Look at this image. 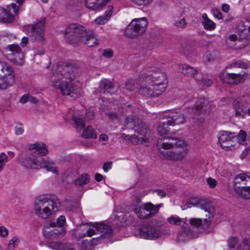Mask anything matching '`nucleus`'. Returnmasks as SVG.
I'll return each instance as SVG.
<instances>
[{
    "label": "nucleus",
    "instance_id": "1",
    "mask_svg": "<svg viewBox=\"0 0 250 250\" xmlns=\"http://www.w3.org/2000/svg\"><path fill=\"white\" fill-rule=\"evenodd\" d=\"M137 83L140 94L157 97L166 90L167 81V76L159 68L148 66L141 71Z\"/></svg>",
    "mask_w": 250,
    "mask_h": 250
},
{
    "label": "nucleus",
    "instance_id": "2",
    "mask_svg": "<svg viewBox=\"0 0 250 250\" xmlns=\"http://www.w3.org/2000/svg\"><path fill=\"white\" fill-rule=\"evenodd\" d=\"M157 146L165 158L173 161L183 160L190 150V145L188 141L170 136L159 138Z\"/></svg>",
    "mask_w": 250,
    "mask_h": 250
},
{
    "label": "nucleus",
    "instance_id": "3",
    "mask_svg": "<svg viewBox=\"0 0 250 250\" xmlns=\"http://www.w3.org/2000/svg\"><path fill=\"white\" fill-rule=\"evenodd\" d=\"M80 72V68L76 65L57 64L52 69V86L59 89L62 95H69L75 90L72 82Z\"/></svg>",
    "mask_w": 250,
    "mask_h": 250
},
{
    "label": "nucleus",
    "instance_id": "4",
    "mask_svg": "<svg viewBox=\"0 0 250 250\" xmlns=\"http://www.w3.org/2000/svg\"><path fill=\"white\" fill-rule=\"evenodd\" d=\"M61 204L58 197L54 195H41L37 197L34 202L35 214L39 218L48 219L58 211Z\"/></svg>",
    "mask_w": 250,
    "mask_h": 250
},
{
    "label": "nucleus",
    "instance_id": "5",
    "mask_svg": "<svg viewBox=\"0 0 250 250\" xmlns=\"http://www.w3.org/2000/svg\"><path fill=\"white\" fill-rule=\"evenodd\" d=\"M122 129L131 130L134 134L129 137L131 143L134 145L143 143L148 141L146 134L148 131V126L146 122L143 120L133 115L126 117L123 124Z\"/></svg>",
    "mask_w": 250,
    "mask_h": 250
},
{
    "label": "nucleus",
    "instance_id": "6",
    "mask_svg": "<svg viewBox=\"0 0 250 250\" xmlns=\"http://www.w3.org/2000/svg\"><path fill=\"white\" fill-rule=\"evenodd\" d=\"M86 231L83 233H79L77 235L78 239H82L86 236L91 237L99 232L101 233L100 237L93 238L89 241L84 240L83 241V246L86 249L97 245L101 243V240L104 238H108L111 236L113 230L110 226L103 223H91L86 226Z\"/></svg>",
    "mask_w": 250,
    "mask_h": 250
},
{
    "label": "nucleus",
    "instance_id": "7",
    "mask_svg": "<svg viewBox=\"0 0 250 250\" xmlns=\"http://www.w3.org/2000/svg\"><path fill=\"white\" fill-rule=\"evenodd\" d=\"M28 148L33 151L20 159V163L24 167L31 169L39 167L42 156L46 155L48 150L46 145L42 143L37 142L29 145Z\"/></svg>",
    "mask_w": 250,
    "mask_h": 250
},
{
    "label": "nucleus",
    "instance_id": "8",
    "mask_svg": "<svg viewBox=\"0 0 250 250\" xmlns=\"http://www.w3.org/2000/svg\"><path fill=\"white\" fill-rule=\"evenodd\" d=\"M139 232L142 238L149 240H155L170 234V230L168 228L158 225H144L140 228Z\"/></svg>",
    "mask_w": 250,
    "mask_h": 250
},
{
    "label": "nucleus",
    "instance_id": "9",
    "mask_svg": "<svg viewBox=\"0 0 250 250\" xmlns=\"http://www.w3.org/2000/svg\"><path fill=\"white\" fill-rule=\"evenodd\" d=\"M148 25L146 18L133 19L125 30V35L129 38H135L145 33Z\"/></svg>",
    "mask_w": 250,
    "mask_h": 250
},
{
    "label": "nucleus",
    "instance_id": "10",
    "mask_svg": "<svg viewBox=\"0 0 250 250\" xmlns=\"http://www.w3.org/2000/svg\"><path fill=\"white\" fill-rule=\"evenodd\" d=\"M85 30L84 27L77 23L69 24L65 30L66 42L70 44H75L80 42Z\"/></svg>",
    "mask_w": 250,
    "mask_h": 250
},
{
    "label": "nucleus",
    "instance_id": "11",
    "mask_svg": "<svg viewBox=\"0 0 250 250\" xmlns=\"http://www.w3.org/2000/svg\"><path fill=\"white\" fill-rule=\"evenodd\" d=\"M162 206V204L154 205L151 203H147L140 206H136L134 210L139 218L146 219L157 214Z\"/></svg>",
    "mask_w": 250,
    "mask_h": 250
},
{
    "label": "nucleus",
    "instance_id": "12",
    "mask_svg": "<svg viewBox=\"0 0 250 250\" xmlns=\"http://www.w3.org/2000/svg\"><path fill=\"white\" fill-rule=\"evenodd\" d=\"M45 18L37 21L35 24L29 25L27 27L28 33H31L32 39L34 41L43 42L44 41Z\"/></svg>",
    "mask_w": 250,
    "mask_h": 250
},
{
    "label": "nucleus",
    "instance_id": "13",
    "mask_svg": "<svg viewBox=\"0 0 250 250\" xmlns=\"http://www.w3.org/2000/svg\"><path fill=\"white\" fill-rule=\"evenodd\" d=\"M247 75L246 72L238 74L221 73L219 78L224 83L237 85L244 82Z\"/></svg>",
    "mask_w": 250,
    "mask_h": 250
},
{
    "label": "nucleus",
    "instance_id": "14",
    "mask_svg": "<svg viewBox=\"0 0 250 250\" xmlns=\"http://www.w3.org/2000/svg\"><path fill=\"white\" fill-rule=\"evenodd\" d=\"M236 175L233 182V188L235 192L241 198L250 200V186L241 187L242 181Z\"/></svg>",
    "mask_w": 250,
    "mask_h": 250
},
{
    "label": "nucleus",
    "instance_id": "15",
    "mask_svg": "<svg viewBox=\"0 0 250 250\" xmlns=\"http://www.w3.org/2000/svg\"><path fill=\"white\" fill-rule=\"evenodd\" d=\"M186 205L188 208H191L193 206L199 207L208 214H211L214 211V208L211 203L204 199L192 198L187 203Z\"/></svg>",
    "mask_w": 250,
    "mask_h": 250
},
{
    "label": "nucleus",
    "instance_id": "16",
    "mask_svg": "<svg viewBox=\"0 0 250 250\" xmlns=\"http://www.w3.org/2000/svg\"><path fill=\"white\" fill-rule=\"evenodd\" d=\"M13 9V12L17 14L19 12V8L17 4L12 3L9 5L7 9H3V16L1 18V22L4 23H11L14 21V16L10 13L11 9Z\"/></svg>",
    "mask_w": 250,
    "mask_h": 250
},
{
    "label": "nucleus",
    "instance_id": "17",
    "mask_svg": "<svg viewBox=\"0 0 250 250\" xmlns=\"http://www.w3.org/2000/svg\"><path fill=\"white\" fill-rule=\"evenodd\" d=\"M179 71L187 77L196 78V76L198 73L197 68L190 66L187 63L180 64L178 67Z\"/></svg>",
    "mask_w": 250,
    "mask_h": 250
},
{
    "label": "nucleus",
    "instance_id": "18",
    "mask_svg": "<svg viewBox=\"0 0 250 250\" xmlns=\"http://www.w3.org/2000/svg\"><path fill=\"white\" fill-rule=\"evenodd\" d=\"M169 118L170 119L167 121V125H175L183 124L185 122L184 115L178 111L171 113Z\"/></svg>",
    "mask_w": 250,
    "mask_h": 250
},
{
    "label": "nucleus",
    "instance_id": "19",
    "mask_svg": "<svg viewBox=\"0 0 250 250\" xmlns=\"http://www.w3.org/2000/svg\"><path fill=\"white\" fill-rule=\"evenodd\" d=\"M89 47H93L97 44L98 40L92 31H85L83 36L80 40Z\"/></svg>",
    "mask_w": 250,
    "mask_h": 250
},
{
    "label": "nucleus",
    "instance_id": "20",
    "mask_svg": "<svg viewBox=\"0 0 250 250\" xmlns=\"http://www.w3.org/2000/svg\"><path fill=\"white\" fill-rule=\"evenodd\" d=\"M209 216L208 218L204 220V223H202V220L200 218H191L189 220L190 224L191 226L199 228L203 227V228H208L209 227L210 222L213 217V214H208Z\"/></svg>",
    "mask_w": 250,
    "mask_h": 250
},
{
    "label": "nucleus",
    "instance_id": "21",
    "mask_svg": "<svg viewBox=\"0 0 250 250\" xmlns=\"http://www.w3.org/2000/svg\"><path fill=\"white\" fill-rule=\"evenodd\" d=\"M232 137L233 136L231 133L225 131H220L219 133L218 139L221 146L222 148L228 149L229 146L227 145L226 144L229 142Z\"/></svg>",
    "mask_w": 250,
    "mask_h": 250
},
{
    "label": "nucleus",
    "instance_id": "22",
    "mask_svg": "<svg viewBox=\"0 0 250 250\" xmlns=\"http://www.w3.org/2000/svg\"><path fill=\"white\" fill-rule=\"evenodd\" d=\"M113 6L109 5L104 15L99 16L95 20V23L98 25H103L106 23L111 17L113 12Z\"/></svg>",
    "mask_w": 250,
    "mask_h": 250
},
{
    "label": "nucleus",
    "instance_id": "23",
    "mask_svg": "<svg viewBox=\"0 0 250 250\" xmlns=\"http://www.w3.org/2000/svg\"><path fill=\"white\" fill-rule=\"evenodd\" d=\"M65 234V231L62 228L59 229H55L51 231H44V236L50 240L57 239L62 237Z\"/></svg>",
    "mask_w": 250,
    "mask_h": 250
},
{
    "label": "nucleus",
    "instance_id": "24",
    "mask_svg": "<svg viewBox=\"0 0 250 250\" xmlns=\"http://www.w3.org/2000/svg\"><path fill=\"white\" fill-rule=\"evenodd\" d=\"M233 105L235 116L244 118L246 114V107L241 102L236 100L233 101Z\"/></svg>",
    "mask_w": 250,
    "mask_h": 250
},
{
    "label": "nucleus",
    "instance_id": "25",
    "mask_svg": "<svg viewBox=\"0 0 250 250\" xmlns=\"http://www.w3.org/2000/svg\"><path fill=\"white\" fill-rule=\"evenodd\" d=\"M39 167L44 168L47 171H50L55 173H57L58 171L55 164L52 161H50L48 159L45 160L42 158V160L40 161Z\"/></svg>",
    "mask_w": 250,
    "mask_h": 250
},
{
    "label": "nucleus",
    "instance_id": "26",
    "mask_svg": "<svg viewBox=\"0 0 250 250\" xmlns=\"http://www.w3.org/2000/svg\"><path fill=\"white\" fill-rule=\"evenodd\" d=\"M192 237L193 234L190 229H183L178 233L177 240L179 242H185L191 239Z\"/></svg>",
    "mask_w": 250,
    "mask_h": 250
},
{
    "label": "nucleus",
    "instance_id": "27",
    "mask_svg": "<svg viewBox=\"0 0 250 250\" xmlns=\"http://www.w3.org/2000/svg\"><path fill=\"white\" fill-rule=\"evenodd\" d=\"M1 77H15L12 67L7 63H1Z\"/></svg>",
    "mask_w": 250,
    "mask_h": 250
},
{
    "label": "nucleus",
    "instance_id": "28",
    "mask_svg": "<svg viewBox=\"0 0 250 250\" xmlns=\"http://www.w3.org/2000/svg\"><path fill=\"white\" fill-rule=\"evenodd\" d=\"M206 101L204 99H199L195 104V112L198 115L202 114L208 110L205 105Z\"/></svg>",
    "mask_w": 250,
    "mask_h": 250
},
{
    "label": "nucleus",
    "instance_id": "29",
    "mask_svg": "<svg viewBox=\"0 0 250 250\" xmlns=\"http://www.w3.org/2000/svg\"><path fill=\"white\" fill-rule=\"evenodd\" d=\"M15 77H1V89L11 86L15 83Z\"/></svg>",
    "mask_w": 250,
    "mask_h": 250
},
{
    "label": "nucleus",
    "instance_id": "30",
    "mask_svg": "<svg viewBox=\"0 0 250 250\" xmlns=\"http://www.w3.org/2000/svg\"><path fill=\"white\" fill-rule=\"evenodd\" d=\"M99 1V0H85V6L90 10H96L102 7V4Z\"/></svg>",
    "mask_w": 250,
    "mask_h": 250
},
{
    "label": "nucleus",
    "instance_id": "31",
    "mask_svg": "<svg viewBox=\"0 0 250 250\" xmlns=\"http://www.w3.org/2000/svg\"><path fill=\"white\" fill-rule=\"evenodd\" d=\"M113 87V83L107 79H103L100 82L99 88L103 93H105L106 91L108 92V90L112 89Z\"/></svg>",
    "mask_w": 250,
    "mask_h": 250
},
{
    "label": "nucleus",
    "instance_id": "32",
    "mask_svg": "<svg viewBox=\"0 0 250 250\" xmlns=\"http://www.w3.org/2000/svg\"><path fill=\"white\" fill-rule=\"evenodd\" d=\"M47 247L53 250H64L65 245L59 241H49L47 242Z\"/></svg>",
    "mask_w": 250,
    "mask_h": 250
},
{
    "label": "nucleus",
    "instance_id": "33",
    "mask_svg": "<svg viewBox=\"0 0 250 250\" xmlns=\"http://www.w3.org/2000/svg\"><path fill=\"white\" fill-rule=\"evenodd\" d=\"M237 250H250V236L245 237L237 247Z\"/></svg>",
    "mask_w": 250,
    "mask_h": 250
},
{
    "label": "nucleus",
    "instance_id": "34",
    "mask_svg": "<svg viewBox=\"0 0 250 250\" xmlns=\"http://www.w3.org/2000/svg\"><path fill=\"white\" fill-rule=\"evenodd\" d=\"M13 56V58H12V61L14 64L18 65H22L23 64L24 55L22 51Z\"/></svg>",
    "mask_w": 250,
    "mask_h": 250
},
{
    "label": "nucleus",
    "instance_id": "35",
    "mask_svg": "<svg viewBox=\"0 0 250 250\" xmlns=\"http://www.w3.org/2000/svg\"><path fill=\"white\" fill-rule=\"evenodd\" d=\"M83 136L85 138H96L97 134L91 126H88L83 131Z\"/></svg>",
    "mask_w": 250,
    "mask_h": 250
},
{
    "label": "nucleus",
    "instance_id": "36",
    "mask_svg": "<svg viewBox=\"0 0 250 250\" xmlns=\"http://www.w3.org/2000/svg\"><path fill=\"white\" fill-rule=\"evenodd\" d=\"M73 120L75 124L76 128L79 129H82L85 126L84 121L82 118V116H79L78 115H74L73 116Z\"/></svg>",
    "mask_w": 250,
    "mask_h": 250
},
{
    "label": "nucleus",
    "instance_id": "37",
    "mask_svg": "<svg viewBox=\"0 0 250 250\" xmlns=\"http://www.w3.org/2000/svg\"><path fill=\"white\" fill-rule=\"evenodd\" d=\"M197 82L200 83L204 86L209 87L213 83L212 79L208 78V76H204L202 78H195Z\"/></svg>",
    "mask_w": 250,
    "mask_h": 250
},
{
    "label": "nucleus",
    "instance_id": "38",
    "mask_svg": "<svg viewBox=\"0 0 250 250\" xmlns=\"http://www.w3.org/2000/svg\"><path fill=\"white\" fill-rule=\"evenodd\" d=\"M89 181V176L88 174L82 175L75 182L76 185L80 186L85 185Z\"/></svg>",
    "mask_w": 250,
    "mask_h": 250
},
{
    "label": "nucleus",
    "instance_id": "39",
    "mask_svg": "<svg viewBox=\"0 0 250 250\" xmlns=\"http://www.w3.org/2000/svg\"><path fill=\"white\" fill-rule=\"evenodd\" d=\"M202 25L206 30L211 31L214 30L216 27V24L211 20H207V21H202Z\"/></svg>",
    "mask_w": 250,
    "mask_h": 250
},
{
    "label": "nucleus",
    "instance_id": "40",
    "mask_svg": "<svg viewBox=\"0 0 250 250\" xmlns=\"http://www.w3.org/2000/svg\"><path fill=\"white\" fill-rule=\"evenodd\" d=\"M218 53L216 51L207 52L205 54V58L208 62H212L218 58Z\"/></svg>",
    "mask_w": 250,
    "mask_h": 250
},
{
    "label": "nucleus",
    "instance_id": "41",
    "mask_svg": "<svg viewBox=\"0 0 250 250\" xmlns=\"http://www.w3.org/2000/svg\"><path fill=\"white\" fill-rule=\"evenodd\" d=\"M6 49L11 52L12 55H16L17 53L21 52V47L18 44L9 45Z\"/></svg>",
    "mask_w": 250,
    "mask_h": 250
},
{
    "label": "nucleus",
    "instance_id": "42",
    "mask_svg": "<svg viewBox=\"0 0 250 250\" xmlns=\"http://www.w3.org/2000/svg\"><path fill=\"white\" fill-rule=\"evenodd\" d=\"M167 221L169 224L180 225L182 222H185L182 219L178 217H174L172 216L167 219Z\"/></svg>",
    "mask_w": 250,
    "mask_h": 250
},
{
    "label": "nucleus",
    "instance_id": "43",
    "mask_svg": "<svg viewBox=\"0 0 250 250\" xmlns=\"http://www.w3.org/2000/svg\"><path fill=\"white\" fill-rule=\"evenodd\" d=\"M20 242V240L18 237L15 236L12 239H11L8 245V250H14L15 248V246L17 245Z\"/></svg>",
    "mask_w": 250,
    "mask_h": 250
},
{
    "label": "nucleus",
    "instance_id": "44",
    "mask_svg": "<svg viewBox=\"0 0 250 250\" xmlns=\"http://www.w3.org/2000/svg\"><path fill=\"white\" fill-rule=\"evenodd\" d=\"M166 125H167V122H164L163 124L160 125L157 128L158 132L161 137H164L163 135H166L168 132V130L167 129V127L166 126Z\"/></svg>",
    "mask_w": 250,
    "mask_h": 250
},
{
    "label": "nucleus",
    "instance_id": "45",
    "mask_svg": "<svg viewBox=\"0 0 250 250\" xmlns=\"http://www.w3.org/2000/svg\"><path fill=\"white\" fill-rule=\"evenodd\" d=\"M187 25V22L185 18L181 19L175 21L174 26L177 28L183 29Z\"/></svg>",
    "mask_w": 250,
    "mask_h": 250
},
{
    "label": "nucleus",
    "instance_id": "46",
    "mask_svg": "<svg viewBox=\"0 0 250 250\" xmlns=\"http://www.w3.org/2000/svg\"><path fill=\"white\" fill-rule=\"evenodd\" d=\"M238 242V238L234 236L230 237L228 240V245L230 249L235 248L236 244Z\"/></svg>",
    "mask_w": 250,
    "mask_h": 250
},
{
    "label": "nucleus",
    "instance_id": "47",
    "mask_svg": "<svg viewBox=\"0 0 250 250\" xmlns=\"http://www.w3.org/2000/svg\"><path fill=\"white\" fill-rule=\"evenodd\" d=\"M230 67H239L241 68L247 69L248 68V65L241 61L236 62L232 63L230 65Z\"/></svg>",
    "mask_w": 250,
    "mask_h": 250
},
{
    "label": "nucleus",
    "instance_id": "48",
    "mask_svg": "<svg viewBox=\"0 0 250 250\" xmlns=\"http://www.w3.org/2000/svg\"><path fill=\"white\" fill-rule=\"evenodd\" d=\"M238 142L240 144H243L246 138V133L245 131L241 130L237 136Z\"/></svg>",
    "mask_w": 250,
    "mask_h": 250
},
{
    "label": "nucleus",
    "instance_id": "49",
    "mask_svg": "<svg viewBox=\"0 0 250 250\" xmlns=\"http://www.w3.org/2000/svg\"><path fill=\"white\" fill-rule=\"evenodd\" d=\"M135 88L134 82L132 80H128L125 84V89L129 91H133Z\"/></svg>",
    "mask_w": 250,
    "mask_h": 250
},
{
    "label": "nucleus",
    "instance_id": "50",
    "mask_svg": "<svg viewBox=\"0 0 250 250\" xmlns=\"http://www.w3.org/2000/svg\"><path fill=\"white\" fill-rule=\"evenodd\" d=\"M133 2L138 5H147L151 2L152 0H131Z\"/></svg>",
    "mask_w": 250,
    "mask_h": 250
},
{
    "label": "nucleus",
    "instance_id": "51",
    "mask_svg": "<svg viewBox=\"0 0 250 250\" xmlns=\"http://www.w3.org/2000/svg\"><path fill=\"white\" fill-rule=\"evenodd\" d=\"M208 184L210 188H213L215 187L217 184V181L212 178H208L207 180Z\"/></svg>",
    "mask_w": 250,
    "mask_h": 250
},
{
    "label": "nucleus",
    "instance_id": "52",
    "mask_svg": "<svg viewBox=\"0 0 250 250\" xmlns=\"http://www.w3.org/2000/svg\"><path fill=\"white\" fill-rule=\"evenodd\" d=\"M212 13L213 15V16L216 18L217 19L219 20L222 19V13L220 12V11L219 9H213L212 10Z\"/></svg>",
    "mask_w": 250,
    "mask_h": 250
},
{
    "label": "nucleus",
    "instance_id": "53",
    "mask_svg": "<svg viewBox=\"0 0 250 250\" xmlns=\"http://www.w3.org/2000/svg\"><path fill=\"white\" fill-rule=\"evenodd\" d=\"M113 52L111 49H105L103 52V56L107 58H111L113 56Z\"/></svg>",
    "mask_w": 250,
    "mask_h": 250
},
{
    "label": "nucleus",
    "instance_id": "54",
    "mask_svg": "<svg viewBox=\"0 0 250 250\" xmlns=\"http://www.w3.org/2000/svg\"><path fill=\"white\" fill-rule=\"evenodd\" d=\"M65 223V218L63 216H60L57 220V224L58 226L61 227L63 226Z\"/></svg>",
    "mask_w": 250,
    "mask_h": 250
},
{
    "label": "nucleus",
    "instance_id": "55",
    "mask_svg": "<svg viewBox=\"0 0 250 250\" xmlns=\"http://www.w3.org/2000/svg\"><path fill=\"white\" fill-rule=\"evenodd\" d=\"M238 176L237 179H240L242 182L247 181V179H250V176L247 175L246 173H240L237 175Z\"/></svg>",
    "mask_w": 250,
    "mask_h": 250
},
{
    "label": "nucleus",
    "instance_id": "56",
    "mask_svg": "<svg viewBox=\"0 0 250 250\" xmlns=\"http://www.w3.org/2000/svg\"><path fill=\"white\" fill-rule=\"evenodd\" d=\"M8 161V156L4 153H1V167Z\"/></svg>",
    "mask_w": 250,
    "mask_h": 250
},
{
    "label": "nucleus",
    "instance_id": "57",
    "mask_svg": "<svg viewBox=\"0 0 250 250\" xmlns=\"http://www.w3.org/2000/svg\"><path fill=\"white\" fill-rule=\"evenodd\" d=\"M15 131L17 135H21L23 133L24 129L22 126L20 125L15 127Z\"/></svg>",
    "mask_w": 250,
    "mask_h": 250
},
{
    "label": "nucleus",
    "instance_id": "58",
    "mask_svg": "<svg viewBox=\"0 0 250 250\" xmlns=\"http://www.w3.org/2000/svg\"><path fill=\"white\" fill-rule=\"evenodd\" d=\"M106 115L112 120H115L118 118V115L115 112H108L106 113Z\"/></svg>",
    "mask_w": 250,
    "mask_h": 250
},
{
    "label": "nucleus",
    "instance_id": "59",
    "mask_svg": "<svg viewBox=\"0 0 250 250\" xmlns=\"http://www.w3.org/2000/svg\"><path fill=\"white\" fill-rule=\"evenodd\" d=\"M112 162L104 163L103 165V168L104 171L107 172L108 170L111 168Z\"/></svg>",
    "mask_w": 250,
    "mask_h": 250
},
{
    "label": "nucleus",
    "instance_id": "60",
    "mask_svg": "<svg viewBox=\"0 0 250 250\" xmlns=\"http://www.w3.org/2000/svg\"><path fill=\"white\" fill-rule=\"evenodd\" d=\"M8 234V229L5 227L1 226V237H6Z\"/></svg>",
    "mask_w": 250,
    "mask_h": 250
},
{
    "label": "nucleus",
    "instance_id": "61",
    "mask_svg": "<svg viewBox=\"0 0 250 250\" xmlns=\"http://www.w3.org/2000/svg\"><path fill=\"white\" fill-rule=\"evenodd\" d=\"M29 94L24 95L20 99L21 103L25 104L27 102H29Z\"/></svg>",
    "mask_w": 250,
    "mask_h": 250
},
{
    "label": "nucleus",
    "instance_id": "62",
    "mask_svg": "<svg viewBox=\"0 0 250 250\" xmlns=\"http://www.w3.org/2000/svg\"><path fill=\"white\" fill-rule=\"evenodd\" d=\"M28 38L26 37H23L21 42V45L22 47H25L28 42Z\"/></svg>",
    "mask_w": 250,
    "mask_h": 250
},
{
    "label": "nucleus",
    "instance_id": "63",
    "mask_svg": "<svg viewBox=\"0 0 250 250\" xmlns=\"http://www.w3.org/2000/svg\"><path fill=\"white\" fill-rule=\"evenodd\" d=\"M155 192H156L157 194L161 197H164L166 195V193L162 190L157 189L155 190Z\"/></svg>",
    "mask_w": 250,
    "mask_h": 250
},
{
    "label": "nucleus",
    "instance_id": "64",
    "mask_svg": "<svg viewBox=\"0 0 250 250\" xmlns=\"http://www.w3.org/2000/svg\"><path fill=\"white\" fill-rule=\"evenodd\" d=\"M28 98H29V102L31 103L36 104L38 102V100L36 98L30 95H29Z\"/></svg>",
    "mask_w": 250,
    "mask_h": 250
}]
</instances>
